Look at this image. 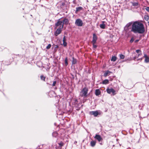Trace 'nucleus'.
Listing matches in <instances>:
<instances>
[{
    "label": "nucleus",
    "mask_w": 149,
    "mask_h": 149,
    "mask_svg": "<svg viewBox=\"0 0 149 149\" xmlns=\"http://www.w3.org/2000/svg\"><path fill=\"white\" fill-rule=\"evenodd\" d=\"M131 31L134 33H143L145 32L144 26L139 22H133Z\"/></svg>",
    "instance_id": "f257e3e1"
},
{
    "label": "nucleus",
    "mask_w": 149,
    "mask_h": 149,
    "mask_svg": "<svg viewBox=\"0 0 149 149\" xmlns=\"http://www.w3.org/2000/svg\"><path fill=\"white\" fill-rule=\"evenodd\" d=\"M88 89L86 88H84L80 92V96L82 97H86L87 95Z\"/></svg>",
    "instance_id": "f03ea898"
},
{
    "label": "nucleus",
    "mask_w": 149,
    "mask_h": 149,
    "mask_svg": "<svg viewBox=\"0 0 149 149\" xmlns=\"http://www.w3.org/2000/svg\"><path fill=\"white\" fill-rule=\"evenodd\" d=\"M55 25L56 27L59 26V28L63 29V21H61L60 19H58L57 22L55 24Z\"/></svg>",
    "instance_id": "7ed1b4c3"
},
{
    "label": "nucleus",
    "mask_w": 149,
    "mask_h": 149,
    "mask_svg": "<svg viewBox=\"0 0 149 149\" xmlns=\"http://www.w3.org/2000/svg\"><path fill=\"white\" fill-rule=\"evenodd\" d=\"M82 21L80 19H78L76 20L75 24L77 26H81L83 25Z\"/></svg>",
    "instance_id": "20e7f679"
},
{
    "label": "nucleus",
    "mask_w": 149,
    "mask_h": 149,
    "mask_svg": "<svg viewBox=\"0 0 149 149\" xmlns=\"http://www.w3.org/2000/svg\"><path fill=\"white\" fill-rule=\"evenodd\" d=\"M107 91L108 93L110 94L112 93L113 95L115 94V91L113 88H107Z\"/></svg>",
    "instance_id": "39448f33"
},
{
    "label": "nucleus",
    "mask_w": 149,
    "mask_h": 149,
    "mask_svg": "<svg viewBox=\"0 0 149 149\" xmlns=\"http://www.w3.org/2000/svg\"><path fill=\"white\" fill-rule=\"evenodd\" d=\"M133 22H131L127 23L124 29L125 31H127L128 30L129 28L133 24Z\"/></svg>",
    "instance_id": "423d86ee"
},
{
    "label": "nucleus",
    "mask_w": 149,
    "mask_h": 149,
    "mask_svg": "<svg viewBox=\"0 0 149 149\" xmlns=\"http://www.w3.org/2000/svg\"><path fill=\"white\" fill-rule=\"evenodd\" d=\"M94 138L97 140L99 142L100 141L102 140V139L100 136L98 134H96Z\"/></svg>",
    "instance_id": "0eeeda50"
},
{
    "label": "nucleus",
    "mask_w": 149,
    "mask_h": 149,
    "mask_svg": "<svg viewBox=\"0 0 149 149\" xmlns=\"http://www.w3.org/2000/svg\"><path fill=\"white\" fill-rule=\"evenodd\" d=\"M62 29H61L60 28H59L58 29H57L55 33V35L56 36H57L58 34H60L61 32Z\"/></svg>",
    "instance_id": "6e6552de"
},
{
    "label": "nucleus",
    "mask_w": 149,
    "mask_h": 149,
    "mask_svg": "<svg viewBox=\"0 0 149 149\" xmlns=\"http://www.w3.org/2000/svg\"><path fill=\"white\" fill-rule=\"evenodd\" d=\"M97 37L95 34H93V39L92 40L93 43H95L97 40Z\"/></svg>",
    "instance_id": "1a4fd4ad"
},
{
    "label": "nucleus",
    "mask_w": 149,
    "mask_h": 149,
    "mask_svg": "<svg viewBox=\"0 0 149 149\" xmlns=\"http://www.w3.org/2000/svg\"><path fill=\"white\" fill-rule=\"evenodd\" d=\"M90 114L93 115L95 116H97L98 114L99 113L97 111H92L90 112Z\"/></svg>",
    "instance_id": "9d476101"
},
{
    "label": "nucleus",
    "mask_w": 149,
    "mask_h": 149,
    "mask_svg": "<svg viewBox=\"0 0 149 149\" xmlns=\"http://www.w3.org/2000/svg\"><path fill=\"white\" fill-rule=\"evenodd\" d=\"M63 46L65 47L67 45V43L66 42V39L65 38V36H64L63 38Z\"/></svg>",
    "instance_id": "9b49d317"
},
{
    "label": "nucleus",
    "mask_w": 149,
    "mask_h": 149,
    "mask_svg": "<svg viewBox=\"0 0 149 149\" xmlns=\"http://www.w3.org/2000/svg\"><path fill=\"white\" fill-rule=\"evenodd\" d=\"M101 93V92L99 89H96L95 91V94L96 95L98 96Z\"/></svg>",
    "instance_id": "f8f14e48"
},
{
    "label": "nucleus",
    "mask_w": 149,
    "mask_h": 149,
    "mask_svg": "<svg viewBox=\"0 0 149 149\" xmlns=\"http://www.w3.org/2000/svg\"><path fill=\"white\" fill-rule=\"evenodd\" d=\"M96 141H91L90 144L92 147H94L95 145Z\"/></svg>",
    "instance_id": "ddd939ff"
},
{
    "label": "nucleus",
    "mask_w": 149,
    "mask_h": 149,
    "mask_svg": "<svg viewBox=\"0 0 149 149\" xmlns=\"http://www.w3.org/2000/svg\"><path fill=\"white\" fill-rule=\"evenodd\" d=\"M63 23L64 24H68V20L67 19H65L63 21Z\"/></svg>",
    "instance_id": "4468645a"
},
{
    "label": "nucleus",
    "mask_w": 149,
    "mask_h": 149,
    "mask_svg": "<svg viewBox=\"0 0 149 149\" xmlns=\"http://www.w3.org/2000/svg\"><path fill=\"white\" fill-rule=\"evenodd\" d=\"M103 23L104 22H103V23L100 25V27L102 29H104L105 26V25Z\"/></svg>",
    "instance_id": "2eb2a0df"
},
{
    "label": "nucleus",
    "mask_w": 149,
    "mask_h": 149,
    "mask_svg": "<svg viewBox=\"0 0 149 149\" xmlns=\"http://www.w3.org/2000/svg\"><path fill=\"white\" fill-rule=\"evenodd\" d=\"M116 59H117V57L116 56H113L111 58V60L112 61H113L114 62V61H116Z\"/></svg>",
    "instance_id": "dca6fc26"
},
{
    "label": "nucleus",
    "mask_w": 149,
    "mask_h": 149,
    "mask_svg": "<svg viewBox=\"0 0 149 149\" xmlns=\"http://www.w3.org/2000/svg\"><path fill=\"white\" fill-rule=\"evenodd\" d=\"M111 73V72L110 71H107L104 74V77H106L108 75V74Z\"/></svg>",
    "instance_id": "f3484780"
},
{
    "label": "nucleus",
    "mask_w": 149,
    "mask_h": 149,
    "mask_svg": "<svg viewBox=\"0 0 149 149\" xmlns=\"http://www.w3.org/2000/svg\"><path fill=\"white\" fill-rule=\"evenodd\" d=\"M58 133L56 132H54L52 133V135L53 136L56 137L58 136Z\"/></svg>",
    "instance_id": "a211bd4d"
},
{
    "label": "nucleus",
    "mask_w": 149,
    "mask_h": 149,
    "mask_svg": "<svg viewBox=\"0 0 149 149\" xmlns=\"http://www.w3.org/2000/svg\"><path fill=\"white\" fill-rule=\"evenodd\" d=\"M76 59H74L73 57V60L72 61V64H75L76 63Z\"/></svg>",
    "instance_id": "6ab92c4d"
},
{
    "label": "nucleus",
    "mask_w": 149,
    "mask_h": 149,
    "mask_svg": "<svg viewBox=\"0 0 149 149\" xmlns=\"http://www.w3.org/2000/svg\"><path fill=\"white\" fill-rule=\"evenodd\" d=\"M109 82V81L107 79H106L104 80L103 81V83L104 84H108Z\"/></svg>",
    "instance_id": "aec40b11"
},
{
    "label": "nucleus",
    "mask_w": 149,
    "mask_h": 149,
    "mask_svg": "<svg viewBox=\"0 0 149 149\" xmlns=\"http://www.w3.org/2000/svg\"><path fill=\"white\" fill-rule=\"evenodd\" d=\"M82 9V8L81 7H78L76 8V11H79Z\"/></svg>",
    "instance_id": "412c9836"
},
{
    "label": "nucleus",
    "mask_w": 149,
    "mask_h": 149,
    "mask_svg": "<svg viewBox=\"0 0 149 149\" xmlns=\"http://www.w3.org/2000/svg\"><path fill=\"white\" fill-rule=\"evenodd\" d=\"M65 65L66 66H67L68 64V58L67 57L65 58Z\"/></svg>",
    "instance_id": "4be33fe9"
},
{
    "label": "nucleus",
    "mask_w": 149,
    "mask_h": 149,
    "mask_svg": "<svg viewBox=\"0 0 149 149\" xmlns=\"http://www.w3.org/2000/svg\"><path fill=\"white\" fill-rule=\"evenodd\" d=\"M120 58L122 59H123L125 58V56L124 55L122 54L120 55Z\"/></svg>",
    "instance_id": "5701e85b"
},
{
    "label": "nucleus",
    "mask_w": 149,
    "mask_h": 149,
    "mask_svg": "<svg viewBox=\"0 0 149 149\" xmlns=\"http://www.w3.org/2000/svg\"><path fill=\"white\" fill-rule=\"evenodd\" d=\"M138 56H136L134 57V59H135L136 58H138L139 56L141 55V52H140L139 53H138Z\"/></svg>",
    "instance_id": "b1692460"
},
{
    "label": "nucleus",
    "mask_w": 149,
    "mask_h": 149,
    "mask_svg": "<svg viewBox=\"0 0 149 149\" xmlns=\"http://www.w3.org/2000/svg\"><path fill=\"white\" fill-rule=\"evenodd\" d=\"M145 62L147 63L149 62V58L148 57L145 58Z\"/></svg>",
    "instance_id": "393cba45"
},
{
    "label": "nucleus",
    "mask_w": 149,
    "mask_h": 149,
    "mask_svg": "<svg viewBox=\"0 0 149 149\" xmlns=\"http://www.w3.org/2000/svg\"><path fill=\"white\" fill-rule=\"evenodd\" d=\"M51 45L50 44H48V46H47V47H46V49H50L51 47Z\"/></svg>",
    "instance_id": "a878e982"
},
{
    "label": "nucleus",
    "mask_w": 149,
    "mask_h": 149,
    "mask_svg": "<svg viewBox=\"0 0 149 149\" xmlns=\"http://www.w3.org/2000/svg\"><path fill=\"white\" fill-rule=\"evenodd\" d=\"M40 78L42 80H43L44 81H45V77H43V76H42V75L41 76Z\"/></svg>",
    "instance_id": "bb28decb"
},
{
    "label": "nucleus",
    "mask_w": 149,
    "mask_h": 149,
    "mask_svg": "<svg viewBox=\"0 0 149 149\" xmlns=\"http://www.w3.org/2000/svg\"><path fill=\"white\" fill-rule=\"evenodd\" d=\"M144 18L146 20L148 21V20L149 17L148 16H145L144 17Z\"/></svg>",
    "instance_id": "cd10ccee"
},
{
    "label": "nucleus",
    "mask_w": 149,
    "mask_h": 149,
    "mask_svg": "<svg viewBox=\"0 0 149 149\" xmlns=\"http://www.w3.org/2000/svg\"><path fill=\"white\" fill-rule=\"evenodd\" d=\"M132 5L133 6H137L138 5V3H133Z\"/></svg>",
    "instance_id": "c85d7f7f"
},
{
    "label": "nucleus",
    "mask_w": 149,
    "mask_h": 149,
    "mask_svg": "<svg viewBox=\"0 0 149 149\" xmlns=\"http://www.w3.org/2000/svg\"><path fill=\"white\" fill-rule=\"evenodd\" d=\"M56 81H54V82H53V84H52V86H55L56 84Z\"/></svg>",
    "instance_id": "c756f323"
},
{
    "label": "nucleus",
    "mask_w": 149,
    "mask_h": 149,
    "mask_svg": "<svg viewBox=\"0 0 149 149\" xmlns=\"http://www.w3.org/2000/svg\"><path fill=\"white\" fill-rule=\"evenodd\" d=\"M136 52L137 53H139L140 52H141V51L139 50V49H138V50H136Z\"/></svg>",
    "instance_id": "7c9ffc66"
},
{
    "label": "nucleus",
    "mask_w": 149,
    "mask_h": 149,
    "mask_svg": "<svg viewBox=\"0 0 149 149\" xmlns=\"http://www.w3.org/2000/svg\"><path fill=\"white\" fill-rule=\"evenodd\" d=\"M93 47L94 48H96L97 47V46L96 45H95V43H93Z\"/></svg>",
    "instance_id": "2f4dec72"
},
{
    "label": "nucleus",
    "mask_w": 149,
    "mask_h": 149,
    "mask_svg": "<svg viewBox=\"0 0 149 149\" xmlns=\"http://www.w3.org/2000/svg\"><path fill=\"white\" fill-rule=\"evenodd\" d=\"M134 40V39H133V38H132L131 39V40H130V42L131 43H132L133 41Z\"/></svg>",
    "instance_id": "473e14b6"
},
{
    "label": "nucleus",
    "mask_w": 149,
    "mask_h": 149,
    "mask_svg": "<svg viewBox=\"0 0 149 149\" xmlns=\"http://www.w3.org/2000/svg\"><path fill=\"white\" fill-rule=\"evenodd\" d=\"M146 10L148 11H149V7H147L146 8Z\"/></svg>",
    "instance_id": "72a5a7b5"
},
{
    "label": "nucleus",
    "mask_w": 149,
    "mask_h": 149,
    "mask_svg": "<svg viewBox=\"0 0 149 149\" xmlns=\"http://www.w3.org/2000/svg\"><path fill=\"white\" fill-rule=\"evenodd\" d=\"M59 144L61 146H63V144L62 143H59Z\"/></svg>",
    "instance_id": "f704fd0d"
},
{
    "label": "nucleus",
    "mask_w": 149,
    "mask_h": 149,
    "mask_svg": "<svg viewBox=\"0 0 149 149\" xmlns=\"http://www.w3.org/2000/svg\"><path fill=\"white\" fill-rule=\"evenodd\" d=\"M144 57H145V58L148 57L146 54H144Z\"/></svg>",
    "instance_id": "c9c22d12"
},
{
    "label": "nucleus",
    "mask_w": 149,
    "mask_h": 149,
    "mask_svg": "<svg viewBox=\"0 0 149 149\" xmlns=\"http://www.w3.org/2000/svg\"><path fill=\"white\" fill-rule=\"evenodd\" d=\"M138 41H139L138 40H135V42H138Z\"/></svg>",
    "instance_id": "e433bc0d"
},
{
    "label": "nucleus",
    "mask_w": 149,
    "mask_h": 149,
    "mask_svg": "<svg viewBox=\"0 0 149 149\" xmlns=\"http://www.w3.org/2000/svg\"><path fill=\"white\" fill-rule=\"evenodd\" d=\"M142 58H141L140 60H142Z\"/></svg>",
    "instance_id": "4c0bfd02"
}]
</instances>
